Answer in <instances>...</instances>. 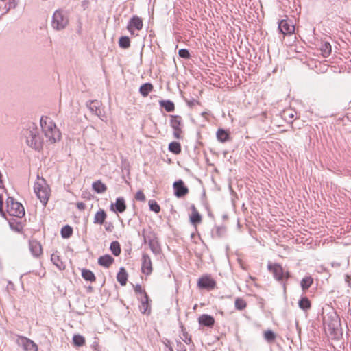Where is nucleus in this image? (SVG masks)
Masks as SVG:
<instances>
[{"label": "nucleus", "instance_id": "nucleus-1", "mask_svg": "<svg viewBox=\"0 0 351 351\" xmlns=\"http://www.w3.org/2000/svg\"><path fill=\"white\" fill-rule=\"evenodd\" d=\"M22 135L29 147L38 151L42 149L43 139L36 123L32 122L27 123L26 128L22 130Z\"/></svg>", "mask_w": 351, "mask_h": 351}, {"label": "nucleus", "instance_id": "nucleus-2", "mask_svg": "<svg viewBox=\"0 0 351 351\" xmlns=\"http://www.w3.org/2000/svg\"><path fill=\"white\" fill-rule=\"evenodd\" d=\"M40 123L47 141L54 143L60 140L61 134L51 118L43 116L40 118Z\"/></svg>", "mask_w": 351, "mask_h": 351}, {"label": "nucleus", "instance_id": "nucleus-3", "mask_svg": "<svg viewBox=\"0 0 351 351\" xmlns=\"http://www.w3.org/2000/svg\"><path fill=\"white\" fill-rule=\"evenodd\" d=\"M267 269L274 276V278L282 285L284 291H286L287 281L291 278V273L288 270H285L278 263H269L267 265Z\"/></svg>", "mask_w": 351, "mask_h": 351}, {"label": "nucleus", "instance_id": "nucleus-4", "mask_svg": "<svg viewBox=\"0 0 351 351\" xmlns=\"http://www.w3.org/2000/svg\"><path fill=\"white\" fill-rule=\"evenodd\" d=\"M34 191L42 204L45 206L50 197L51 190L45 180L43 179L41 182H35Z\"/></svg>", "mask_w": 351, "mask_h": 351}, {"label": "nucleus", "instance_id": "nucleus-5", "mask_svg": "<svg viewBox=\"0 0 351 351\" xmlns=\"http://www.w3.org/2000/svg\"><path fill=\"white\" fill-rule=\"evenodd\" d=\"M69 24L67 13L62 10L55 11L52 16L51 26L58 31L64 29Z\"/></svg>", "mask_w": 351, "mask_h": 351}, {"label": "nucleus", "instance_id": "nucleus-6", "mask_svg": "<svg viewBox=\"0 0 351 351\" xmlns=\"http://www.w3.org/2000/svg\"><path fill=\"white\" fill-rule=\"evenodd\" d=\"M7 211L11 216L21 218L25 215V209L23 206L16 202L14 197H8L6 201Z\"/></svg>", "mask_w": 351, "mask_h": 351}, {"label": "nucleus", "instance_id": "nucleus-7", "mask_svg": "<svg viewBox=\"0 0 351 351\" xmlns=\"http://www.w3.org/2000/svg\"><path fill=\"white\" fill-rule=\"evenodd\" d=\"M143 236L144 237L145 243H148L152 252L155 254H159L160 247L158 241L156 240L155 234L150 232L147 235L143 234Z\"/></svg>", "mask_w": 351, "mask_h": 351}, {"label": "nucleus", "instance_id": "nucleus-8", "mask_svg": "<svg viewBox=\"0 0 351 351\" xmlns=\"http://www.w3.org/2000/svg\"><path fill=\"white\" fill-rule=\"evenodd\" d=\"M197 286L201 289L210 291L215 289L216 282L210 276L206 275L199 278Z\"/></svg>", "mask_w": 351, "mask_h": 351}, {"label": "nucleus", "instance_id": "nucleus-9", "mask_svg": "<svg viewBox=\"0 0 351 351\" xmlns=\"http://www.w3.org/2000/svg\"><path fill=\"white\" fill-rule=\"evenodd\" d=\"M173 189L174 195L178 198H182L189 193V189L182 180L174 182Z\"/></svg>", "mask_w": 351, "mask_h": 351}, {"label": "nucleus", "instance_id": "nucleus-10", "mask_svg": "<svg viewBox=\"0 0 351 351\" xmlns=\"http://www.w3.org/2000/svg\"><path fill=\"white\" fill-rule=\"evenodd\" d=\"M101 103L98 100H90L86 102V106L90 112L104 121L106 117L101 112Z\"/></svg>", "mask_w": 351, "mask_h": 351}, {"label": "nucleus", "instance_id": "nucleus-11", "mask_svg": "<svg viewBox=\"0 0 351 351\" xmlns=\"http://www.w3.org/2000/svg\"><path fill=\"white\" fill-rule=\"evenodd\" d=\"M278 29L283 35H291L294 33L295 26L292 24V23H289L287 20L282 19L278 22Z\"/></svg>", "mask_w": 351, "mask_h": 351}, {"label": "nucleus", "instance_id": "nucleus-12", "mask_svg": "<svg viewBox=\"0 0 351 351\" xmlns=\"http://www.w3.org/2000/svg\"><path fill=\"white\" fill-rule=\"evenodd\" d=\"M152 263L150 256L145 253L143 254L141 272L147 276H149L152 274Z\"/></svg>", "mask_w": 351, "mask_h": 351}, {"label": "nucleus", "instance_id": "nucleus-13", "mask_svg": "<svg viewBox=\"0 0 351 351\" xmlns=\"http://www.w3.org/2000/svg\"><path fill=\"white\" fill-rule=\"evenodd\" d=\"M29 249L34 258H39L43 254L41 244L36 240L29 241Z\"/></svg>", "mask_w": 351, "mask_h": 351}, {"label": "nucleus", "instance_id": "nucleus-14", "mask_svg": "<svg viewBox=\"0 0 351 351\" xmlns=\"http://www.w3.org/2000/svg\"><path fill=\"white\" fill-rule=\"evenodd\" d=\"M142 28L143 21L141 18L137 16H133L129 21L127 25V29L131 33H133L134 29L141 30Z\"/></svg>", "mask_w": 351, "mask_h": 351}, {"label": "nucleus", "instance_id": "nucleus-15", "mask_svg": "<svg viewBox=\"0 0 351 351\" xmlns=\"http://www.w3.org/2000/svg\"><path fill=\"white\" fill-rule=\"evenodd\" d=\"M19 344L21 346L24 351H38L37 345L27 337H22L20 338Z\"/></svg>", "mask_w": 351, "mask_h": 351}, {"label": "nucleus", "instance_id": "nucleus-16", "mask_svg": "<svg viewBox=\"0 0 351 351\" xmlns=\"http://www.w3.org/2000/svg\"><path fill=\"white\" fill-rule=\"evenodd\" d=\"M110 209L120 213H123L126 209V204L123 197H118L116 199L115 204L110 205Z\"/></svg>", "mask_w": 351, "mask_h": 351}, {"label": "nucleus", "instance_id": "nucleus-17", "mask_svg": "<svg viewBox=\"0 0 351 351\" xmlns=\"http://www.w3.org/2000/svg\"><path fill=\"white\" fill-rule=\"evenodd\" d=\"M134 289L136 293L143 295L144 300H142L141 304L142 306L145 307L143 313H145L149 306V296L146 291L142 289V287L139 284L136 285V286L134 287Z\"/></svg>", "mask_w": 351, "mask_h": 351}, {"label": "nucleus", "instance_id": "nucleus-18", "mask_svg": "<svg viewBox=\"0 0 351 351\" xmlns=\"http://www.w3.org/2000/svg\"><path fill=\"white\" fill-rule=\"evenodd\" d=\"M199 324L201 326L212 328L215 324V319L208 314H203L198 318Z\"/></svg>", "mask_w": 351, "mask_h": 351}, {"label": "nucleus", "instance_id": "nucleus-19", "mask_svg": "<svg viewBox=\"0 0 351 351\" xmlns=\"http://www.w3.org/2000/svg\"><path fill=\"white\" fill-rule=\"evenodd\" d=\"M169 123L173 130L182 129L183 120L180 115H170Z\"/></svg>", "mask_w": 351, "mask_h": 351}, {"label": "nucleus", "instance_id": "nucleus-20", "mask_svg": "<svg viewBox=\"0 0 351 351\" xmlns=\"http://www.w3.org/2000/svg\"><path fill=\"white\" fill-rule=\"evenodd\" d=\"M217 140L221 143H226L230 140V132L223 128H219L216 133Z\"/></svg>", "mask_w": 351, "mask_h": 351}, {"label": "nucleus", "instance_id": "nucleus-21", "mask_svg": "<svg viewBox=\"0 0 351 351\" xmlns=\"http://www.w3.org/2000/svg\"><path fill=\"white\" fill-rule=\"evenodd\" d=\"M114 261V258L109 254L101 256L98 258V264L106 268H108Z\"/></svg>", "mask_w": 351, "mask_h": 351}, {"label": "nucleus", "instance_id": "nucleus-22", "mask_svg": "<svg viewBox=\"0 0 351 351\" xmlns=\"http://www.w3.org/2000/svg\"><path fill=\"white\" fill-rule=\"evenodd\" d=\"M192 214L190 216V222L196 226L198 223H200L202 221V216L196 209L194 205L191 206Z\"/></svg>", "mask_w": 351, "mask_h": 351}, {"label": "nucleus", "instance_id": "nucleus-23", "mask_svg": "<svg viewBox=\"0 0 351 351\" xmlns=\"http://www.w3.org/2000/svg\"><path fill=\"white\" fill-rule=\"evenodd\" d=\"M106 217L107 214L106 211L103 209H101L95 213L93 223L95 224L102 225L105 223Z\"/></svg>", "mask_w": 351, "mask_h": 351}, {"label": "nucleus", "instance_id": "nucleus-24", "mask_svg": "<svg viewBox=\"0 0 351 351\" xmlns=\"http://www.w3.org/2000/svg\"><path fill=\"white\" fill-rule=\"evenodd\" d=\"M128 274L124 267H121L117 275V280L121 286H125L128 281Z\"/></svg>", "mask_w": 351, "mask_h": 351}, {"label": "nucleus", "instance_id": "nucleus-25", "mask_svg": "<svg viewBox=\"0 0 351 351\" xmlns=\"http://www.w3.org/2000/svg\"><path fill=\"white\" fill-rule=\"evenodd\" d=\"M8 223L12 230L18 233H21L23 232V225L21 221H17L15 219H11Z\"/></svg>", "mask_w": 351, "mask_h": 351}, {"label": "nucleus", "instance_id": "nucleus-26", "mask_svg": "<svg viewBox=\"0 0 351 351\" xmlns=\"http://www.w3.org/2000/svg\"><path fill=\"white\" fill-rule=\"evenodd\" d=\"M159 104L162 108H164L167 112H172L175 110V104L169 99L160 100L159 101Z\"/></svg>", "mask_w": 351, "mask_h": 351}, {"label": "nucleus", "instance_id": "nucleus-27", "mask_svg": "<svg viewBox=\"0 0 351 351\" xmlns=\"http://www.w3.org/2000/svg\"><path fill=\"white\" fill-rule=\"evenodd\" d=\"M82 277L86 281H89L90 282H95L96 280V277L94 273L88 269H82Z\"/></svg>", "mask_w": 351, "mask_h": 351}, {"label": "nucleus", "instance_id": "nucleus-28", "mask_svg": "<svg viewBox=\"0 0 351 351\" xmlns=\"http://www.w3.org/2000/svg\"><path fill=\"white\" fill-rule=\"evenodd\" d=\"M313 282V279L311 276H305L300 282V286L303 291L309 289Z\"/></svg>", "mask_w": 351, "mask_h": 351}, {"label": "nucleus", "instance_id": "nucleus-29", "mask_svg": "<svg viewBox=\"0 0 351 351\" xmlns=\"http://www.w3.org/2000/svg\"><path fill=\"white\" fill-rule=\"evenodd\" d=\"M320 50L324 57H328L332 51L331 45L330 43L325 41L321 44Z\"/></svg>", "mask_w": 351, "mask_h": 351}, {"label": "nucleus", "instance_id": "nucleus-30", "mask_svg": "<svg viewBox=\"0 0 351 351\" xmlns=\"http://www.w3.org/2000/svg\"><path fill=\"white\" fill-rule=\"evenodd\" d=\"M153 85L151 83L147 82L140 86L139 92L143 97H147L149 93L153 90Z\"/></svg>", "mask_w": 351, "mask_h": 351}, {"label": "nucleus", "instance_id": "nucleus-31", "mask_svg": "<svg viewBox=\"0 0 351 351\" xmlns=\"http://www.w3.org/2000/svg\"><path fill=\"white\" fill-rule=\"evenodd\" d=\"M93 189L97 193H103L107 190L106 186L102 183L100 180L94 182L92 184Z\"/></svg>", "mask_w": 351, "mask_h": 351}, {"label": "nucleus", "instance_id": "nucleus-32", "mask_svg": "<svg viewBox=\"0 0 351 351\" xmlns=\"http://www.w3.org/2000/svg\"><path fill=\"white\" fill-rule=\"evenodd\" d=\"M298 306L302 310L306 311L311 308V303L307 297H302L298 302Z\"/></svg>", "mask_w": 351, "mask_h": 351}, {"label": "nucleus", "instance_id": "nucleus-33", "mask_svg": "<svg viewBox=\"0 0 351 351\" xmlns=\"http://www.w3.org/2000/svg\"><path fill=\"white\" fill-rule=\"evenodd\" d=\"M169 152L174 154H179L181 152V145L179 142L173 141L169 144L168 147Z\"/></svg>", "mask_w": 351, "mask_h": 351}, {"label": "nucleus", "instance_id": "nucleus-34", "mask_svg": "<svg viewBox=\"0 0 351 351\" xmlns=\"http://www.w3.org/2000/svg\"><path fill=\"white\" fill-rule=\"evenodd\" d=\"M110 250L114 256H118L121 251L119 243L117 241H112L110 243Z\"/></svg>", "mask_w": 351, "mask_h": 351}, {"label": "nucleus", "instance_id": "nucleus-35", "mask_svg": "<svg viewBox=\"0 0 351 351\" xmlns=\"http://www.w3.org/2000/svg\"><path fill=\"white\" fill-rule=\"evenodd\" d=\"M119 45L122 49H128L130 46V38L127 36H121L119 40Z\"/></svg>", "mask_w": 351, "mask_h": 351}, {"label": "nucleus", "instance_id": "nucleus-36", "mask_svg": "<svg viewBox=\"0 0 351 351\" xmlns=\"http://www.w3.org/2000/svg\"><path fill=\"white\" fill-rule=\"evenodd\" d=\"M73 234V228L69 226L66 225L61 229V236L64 239H68L71 237Z\"/></svg>", "mask_w": 351, "mask_h": 351}, {"label": "nucleus", "instance_id": "nucleus-37", "mask_svg": "<svg viewBox=\"0 0 351 351\" xmlns=\"http://www.w3.org/2000/svg\"><path fill=\"white\" fill-rule=\"evenodd\" d=\"M73 342L75 346L80 347L85 343V339L80 335H74L73 337Z\"/></svg>", "mask_w": 351, "mask_h": 351}, {"label": "nucleus", "instance_id": "nucleus-38", "mask_svg": "<svg viewBox=\"0 0 351 351\" xmlns=\"http://www.w3.org/2000/svg\"><path fill=\"white\" fill-rule=\"evenodd\" d=\"M226 232V229L224 226H218L216 228L215 232H213V237L215 238H221Z\"/></svg>", "mask_w": 351, "mask_h": 351}, {"label": "nucleus", "instance_id": "nucleus-39", "mask_svg": "<svg viewBox=\"0 0 351 351\" xmlns=\"http://www.w3.org/2000/svg\"><path fill=\"white\" fill-rule=\"evenodd\" d=\"M51 260L53 262V263L60 269H64V263L60 261V257L58 256L52 254Z\"/></svg>", "mask_w": 351, "mask_h": 351}, {"label": "nucleus", "instance_id": "nucleus-40", "mask_svg": "<svg viewBox=\"0 0 351 351\" xmlns=\"http://www.w3.org/2000/svg\"><path fill=\"white\" fill-rule=\"evenodd\" d=\"M246 302L243 299L237 298L235 300L234 306L236 309L242 311L246 307Z\"/></svg>", "mask_w": 351, "mask_h": 351}, {"label": "nucleus", "instance_id": "nucleus-41", "mask_svg": "<svg viewBox=\"0 0 351 351\" xmlns=\"http://www.w3.org/2000/svg\"><path fill=\"white\" fill-rule=\"evenodd\" d=\"M181 332H182V339L187 344H190L191 343V336L188 334L186 329L184 328L182 325L180 326Z\"/></svg>", "mask_w": 351, "mask_h": 351}, {"label": "nucleus", "instance_id": "nucleus-42", "mask_svg": "<svg viewBox=\"0 0 351 351\" xmlns=\"http://www.w3.org/2000/svg\"><path fill=\"white\" fill-rule=\"evenodd\" d=\"M264 338L269 343L273 342L276 339V334L272 330H268L264 332Z\"/></svg>", "mask_w": 351, "mask_h": 351}, {"label": "nucleus", "instance_id": "nucleus-43", "mask_svg": "<svg viewBox=\"0 0 351 351\" xmlns=\"http://www.w3.org/2000/svg\"><path fill=\"white\" fill-rule=\"evenodd\" d=\"M149 209L155 213H158L160 211V205L155 200L149 201Z\"/></svg>", "mask_w": 351, "mask_h": 351}, {"label": "nucleus", "instance_id": "nucleus-44", "mask_svg": "<svg viewBox=\"0 0 351 351\" xmlns=\"http://www.w3.org/2000/svg\"><path fill=\"white\" fill-rule=\"evenodd\" d=\"M178 55L180 57L185 59H189L191 57L190 53L186 49H181L178 51Z\"/></svg>", "mask_w": 351, "mask_h": 351}, {"label": "nucleus", "instance_id": "nucleus-45", "mask_svg": "<svg viewBox=\"0 0 351 351\" xmlns=\"http://www.w3.org/2000/svg\"><path fill=\"white\" fill-rule=\"evenodd\" d=\"M135 198L138 201L144 202L145 200V196L142 191H138L136 193Z\"/></svg>", "mask_w": 351, "mask_h": 351}, {"label": "nucleus", "instance_id": "nucleus-46", "mask_svg": "<svg viewBox=\"0 0 351 351\" xmlns=\"http://www.w3.org/2000/svg\"><path fill=\"white\" fill-rule=\"evenodd\" d=\"M104 224V228H105L106 231H107L108 232H112V230H114V225L112 222H110V221L105 222Z\"/></svg>", "mask_w": 351, "mask_h": 351}, {"label": "nucleus", "instance_id": "nucleus-47", "mask_svg": "<svg viewBox=\"0 0 351 351\" xmlns=\"http://www.w3.org/2000/svg\"><path fill=\"white\" fill-rule=\"evenodd\" d=\"M182 132V129H178V130H173V136L176 138L180 139L182 138V136H181Z\"/></svg>", "mask_w": 351, "mask_h": 351}, {"label": "nucleus", "instance_id": "nucleus-48", "mask_svg": "<svg viewBox=\"0 0 351 351\" xmlns=\"http://www.w3.org/2000/svg\"><path fill=\"white\" fill-rule=\"evenodd\" d=\"M284 114H285V117L287 116L290 119H293L294 117H295V112H292V111L285 112Z\"/></svg>", "mask_w": 351, "mask_h": 351}, {"label": "nucleus", "instance_id": "nucleus-49", "mask_svg": "<svg viewBox=\"0 0 351 351\" xmlns=\"http://www.w3.org/2000/svg\"><path fill=\"white\" fill-rule=\"evenodd\" d=\"M3 197H2V196H1V195H0V215H1V216H3V217H5V213H4V212H3V208H2V206H3Z\"/></svg>", "mask_w": 351, "mask_h": 351}, {"label": "nucleus", "instance_id": "nucleus-50", "mask_svg": "<svg viewBox=\"0 0 351 351\" xmlns=\"http://www.w3.org/2000/svg\"><path fill=\"white\" fill-rule=\"evenodd\" d=\"M77 208L80 210H83L85 209L86 208V204L84 203V202H77Z\"/></svg>", "mask_w": 351, "mask_h": 351}, {"label": "nucleus", "instance_id": "nucleus-51", "mask_svg": "<svg viewBox=\"0 0 351 351\" xmlns=\"http://www.w3.org/2000/svg\"><path fill=\"white\" fill-rule=\"evenodd\" d=\"M187 104H188L189 106L192 107L194 105H195L196 104H198V101L195 99H193L187 101Z\"/></svg>", "mask_w": 351, "mask_h": 351}, {"label": "nucleus", "instance_id": "nucleus-52", "mask_svg": "<svg viewBox=\"0 0 351 351\" xmlns=\"http://www.w3.org/2000/svg\"><path fill=\"white\" fill-rule=\"evenodd\" d=\"M180 351H185L186 350V348H184V346H183L182 347H180Z\"/></svg>", "mask_w": 351, "mask_h": 351}, {"label": "nucleus", "instance_id": "nucleus-53", "mask_svg": "<svg viewBox=\"0 0 351 351\" xmlns=\"http://www.w3.org/2000/svg\"><path fill=\"white\" fill-rule=\"evenodd\" d=\"M206 114H207V112H203L202 113V115L203 117L206 116Z\"/></svg>", "mask_w": 351, "mask_h": 351}, {"label": "nucleus", "instance_id": "nucleus-54", "mask_svg": "<svg viewBox=\"0 0 351 351\" xmlns=\"http://www.w3.org/2000/svg\"><path fill=\"white\" fill-rule=\"evenodd\" d=\"M223 219H226L227 218V215H225L223 216Z\"/></svg>", "mask_w": 351, "mask_h": 351}, {"label": "nucleus", "instance_id": "nucleus-55", "mask_svg": "<svg viewBox=\"0 0 351 351\" xmlns=\"http://www.w3.org/2000/svg\"><path fill=\"white\" fill-rule=\"evenodd\" d=\"M335 317L336 319L337 320L338 319V316L337 315H335Z\"/></svg>", "mask_w": 351, "mask_h": 351}]
</instances>
